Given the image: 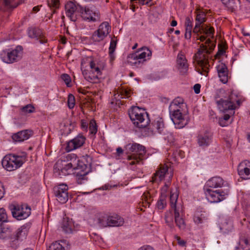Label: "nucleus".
Here are the masks:
<instances>
[{"mask_svg":"<svg viewBox=\"0 0 250 250\" xmlns=\"http://www.w3.org/2000/svg\"><path fill=\"white\" fill-rule=\"evenodd\" d=\"M202 33L203 34L197 35V38L201 42H205V43L201 45L198 52L195 54V58L201 69H199L198 72L205 75L208 71L210 66L209 59L212 58L210 53L216 46V39L214 36V32H200Z\"/></svg>","mask_w":250,"mask_h":250,"instance_id":"1","label":"nucleus"},{"mask_svg":"<svg viewBox=\"0 0 250 250\" xmlns=\"http://www.w3.org/2000/svg\"><path fill=\"white\" fill-rule=\"evenodd\" d=\"M225 90H217L215 97V102L218 109L225 113L221 118L228 122L230 117L235 113V110L238 109L243 100L240 96L232 92L228 96H224Z\"/></svg>","mask_w":250,"mask_h":250,"instance_id":"2","label":"nucleus"},{"mask_svg":"<svg viewBox=\"0 0 250 250\" xmlns=\"http://www.w3.org/2000/svg\"><path fill=\"white\" fill-rule=\"evenodd\" d=\"M168 109L170 117L176 128L180 129L188 124V108L182 98L174 99L171 102Z\"/></svg>","mask_w":250,"mask_h":250,"instance_id":"3","label":"nucleus"},{"mask_svg":"<svg viewBox=\"0 0 250 250\" xmlns=\"http://www.w3.org/2000/svg\"><path fill=\"white\" fill-rule=\"evenodd\" d=\"M78 162L76 154H67L64 160H59L56 162L54 167V173L61 177L69 175L73 169L76 168Z\"/></svg>","mask_w":250,"mask_h":250,"instance_id":"4","label":"nucleus"},{"mask_svg":"<svg viewBox=\"0 0 250 250\" xmlns=\"http://www.w3.org/2000/svg\"><path fill=\"white\" fill-rule=\"evenodd\" d=\"M125 150L128 154H130L127 158L129 166L143 163V157L146 152L144 146L137 143L128 144L125 146Z\"/></svg>","mask_w":250,"mask_h":250,"instance_id":"5","label":"nucleus"},{"mask_svg":"<svg viewBox=\"0 0 250 250\" xmlns=\"http://www.w3.org/2000/svg\"><path fill=\"white\" fill-rule=\"evenodd\" d=\"M151 55L152 52L149 48L142 47L136 52L128 55L127 62L133 67H140L145 62L150 59Z\"/></svg>","mask_w":250,"mask_h":250,"instance_id":"6","label":"nucleus"},{"mask_svg":"<svg viewBox=\"0 0 250 250\" xmlns=\"http://www.w3.org/2000/svg\"><path fill=\"white\" fill-rule=\"evenodd\" d=\"M128 115L134 125L139 128H145L148 125L150 120L145 109L133 106L128 111Z\"/></svg>","mask_w":250,"mask_h":250,"instance_id":"7","label":"nucleus"},{"mask_svg":"<svg viewBox=\"0 0 250 250\" xmlns=\"http://www.w3.org/2000/svg\"><path fill=\"white\" fill-rule=\"evenodd\" d=\"M23 48L18 45L15 48L3 50L0 53V58L2 62L7 64H12L20 61L23 56Z\"/></svg>","mask_w":250,"mask_h":250,"instance_id":"8","label":"nucleus"},{"mask_svg":"<svg viewBox=\"0 0 250 250\" xmlns=\"http://www.w3.org/2000/svg\"><path fill=\"white\" fill-rule=\"evenodd\" d=\"M26 156L9 154L2 159L1 163L3 167L7 171H13L20 167L25 161Z\"/></svg>","mask_w":250,"mask_h":250,"instance_id":"9","label":"nucleus"},{"mask_svg":"<svg viewBox=\"0 0 250 250\" xmlns=\"http://www.w3.org/2000/svg\"><path fill=\"white\" fill-rule=\"evenodd\" d=\"M89 66L90 70L88 72L83 71V74L87 81L95 83L102 75V70L105 68V63L104 62L91 61L89 63Z\"/></svg>","mask_w":250,"mask_h":250,"instance_id":"10","label":"nucleus"},{"mask_svg":"<svg viewBox=\"0 0 250 250\" xmlns=\"http://www.w3.org/2000/svg\"><path fill=\"white\" fill-rule=\"evenodd\" d=\"M9 208L13 217L17 220L25 219L31 214V208L26 204H11Z\"/></svg>","mask_w":250,"mask_h":250,"instance_id":"11","label":"nucleus"},{"mask_svg":"<svg viewBox=\"0 0 250 250\" xmlns=\"http://www.w3.org/2000/svg\"><path fill=\"white\" fill-rule=\"evenodd\" d=\"M207 199L210 203H218L226 199L229 193V188L224 190L218 189L213 190L210 188H203Z\"/></svg>","mask_w":250,"mask_h":250,"instance_id":"12","label":"nucleus"},{"mask_svg":"<svg viewBox=\"0 0 250 250\" xmlns=\"http://www.w3.org/2000/svg\"><path fill=\"white\" fill-rule=\"evenodd\" d=\"M195 13V24L193 31H214L213 27L205 23L206 21V14L204 12L197 9Z\"/></svg>","mask_w":250,"mask_h":250,"instance_id":"13","label":"nucleus"},{"mask_svg":"<svg viewBox=\"0 0 250 250\" xmlns=\"http://www.w3.org/2000/svg\"><path fill=\"white\" fill-rule=\"evenodd\" d=\"M173 177V172L167 165H161L159 169L156 171L152 177L153 182H158L162 181H171Z\"/></svg>","mask_w":250,"mask_h":250,"instance_id":"14","label":"nucleus"},{"mask_svg":"<svg viewBox=\"0 0 250 250\" xmlns=\"http://www.w3.org/2000/svg\"><path fill=\"white\" fill-rule=\"evenodd\" d=\"M53 191L59 202L64 204L68 201V187L66 185L62 184L57 186L54 188Z\"/></svg>","mask_w":250,"mask_h":250,"instance_id":"15","label":"nucleus"},{"mask_svg":"<svg viewBox=\"0 0 250 250\" xmlns=\"http://www.w3.org/2000/svg\"><path fill=\"white\" fill-rule=\"evenodd\" d=\"M149 129L154 135L165 134L166 129L163 118L159 116L156 117L151 123Z\"/></svg>","mask_w":250,"mask_h":250,"instance_id":"16","label":"nucleus"},{"mask_svg":"<svg viewBox=\"0 0 250 250\" xmlns=\"http://www.w3.org/2000/svg\"><path fill=\"white\" fill-rule=\"evenodd\" d=\"M65 13L72 21H75L77 16L81 12V10H83V7L80 5H76L72 1H69L65 5Z\"/></svg>","mask_w":250,"mask_h":250,"instance_id":"17","label":"nucleus"},{"mask_svg":"<svg viewBox=\"0 0 250 250\" xmlns=\"http://www.w3.org/2000/svg\"><path fill=\"white\" fill-rule=\"evenodd\" d=\"M85 141V138L83 135L79 134L74 139L70 140L67 143L66 150L71 151L82 146Z\"/></svg>","mask_w":250,"mask_h":250,"instance_id":"18","label":"nucleus"},{"mask_svg":"<svg viewBox=\"0 0 250 250\" xmlns=\"http://www.w3.org/2000/svg\"><path fill=\"white\" fill-rule=\"evenodd\" d=\"M212 134L208 130L200 131L197 136V143L202 147H205L209 145L211 142Z\"/></svg>","mask_w":250,"mask_h":250,"instance_id":"19","label":"nucleus"},{"mask_svg":"<svg viewBox=\"0 0 250 250\" xmlns=\"http://www.w3.org/2000/svg\"><path fill=\"white\" fill-rule=\"evenodd\" d=\"M239 175L244 179H250V162L244 160L238 167Z\"/></svg>","mask_w":250,"mask_h":250,"instance_id":"20","label":"nucleus"},{"mask_svg":"<svg viewBox=\"0 0 250 250\" xmlns=\"http://www.w3.org/2000/svg\"><path fill=\"white\" fill-rule=\"evenodd\" d=\"M177 65L178 69L181 74L184 75L187 72L188 65L184 54L182 52H179L178 54Z\"/></svg>","mask_w":250,"mask_h":250,"instance_id":"21","label":"nucleus"},{"mask_svg":"<svg viewBox=\"0 0 250 250\" xmlns=\"http://www.w3.org/2000/svg\"><path fill=\"white\" fill-rule=\"evenodd\" d=\"M174 221L176 225L179 229L183 230L186 229V223L183 218L184 213L183 208H178L174 210Z\"/></svg>","mask_w":250,"mask_h":250,"instance_id":"22","label":"nucleus"},{"mask_svg":"<svg viewBox=\"0 0 250 250\" xmlns=\"http://www.w3.org/2000/svg\"><path fill=\"white\" fill-rule=\"evenodd\" d=\"M82 18L88 21H96L99 18L98 13L88 7L83 8L80 12Z\"/></svg>","mask_w":250,"mask_h":250,"instance_id":"23","label":"nucleus"},{"mask_svg":"<svg viewBox=\"0 0 250 250\" xmlns=\"http://www.w3.org/2000/svg\"><path fill=\"white\" fill-rule=\"evenodd\" d=\"M225 185V182L220 177L215 176L209 179L204 188H221Z\"/></svg>","mask_w":250,"mask_h":250,"instance_id":"24","label":"nucleus"},{"mask_svg":"<svg viewBox=\"0 0 250 250\" xmlns=\"http://www.w3.org/2000/svg\"><path fill=\"white\" fill-rule=\"evenodd\" d=\"M22 0H0V10L5 11L17 7Z\"/></svg>","mask_w":250,"mask_h":250,"instance_id":"25","label":"nucleus"},{"mask_svg":"<svg viewBox=\"0 0 250 250\" xmlns=\"http://www.w3.org/2000/svg\"><path fill=\"white\" fill-rule=\"evenodd\" d=\"M0 239H12V229L10 226L5 223H1L0 224Z\"/></svg>","mask_w":250,"mask_h":250,"instance_id":"26","label":"nucleus"},{"mask_svg":"<svg viewBox=\"0 0 250 250\" xmlns=\"http://www.w3.org/2000/svg\"><path fill=\"white\" fill-rule=\"evenodd\" d=\"M216 69L220 81L223 83H227L228 81V70L226 64L223 63H219L216 66Z\"/></svg>","mask_w":250,"mask_h":250,"instance_id":"27","label":"nucleus"},{"mask_svg":"<svg viewBox=\"0 0 250 250\" xmlns=\"http://www.w3.org/2000/svg\"><path fill=\"white\" fill-rule=\"evenodd\" d=\"M33 134L30 130H24L17 132L12 135V139L17 142H21L28 139Z\"/></svg>","mask_w":250,"mask_h":250,"instance_id":"28","label":"nucleus"},{"mask_svg":"<svg viewBox=\"0 0 250 250\" xmlns=\"http://www.w3.org/2000/svg\"><path fill=\"white\" fill-rule=\"evenodd\" d=\"M29 229V225L25 224L21 227L18 230L15 236V239L22 241L25 239L27 235Z\"/></svg>","mask_w":250,"mask_h":250,"instance_id":"29","label":"nucleus"},{"mask_svg":"<svg viewBox=\"0 0 250 250\" xmlns=\"http://www.w3.org/2000/svg\"><path fill=\"white\" fill-rule=\"evenodd\" d=\"M108 226L119 227L122 226L124 223V219L121 216L115 215L108 217Z\"/></svg>","mask_w":250,"mask_h":250,"instance_id":"30","label":"nucleus"},{"mask_svg":"<svg viewBox=\"0 0 250 250\" xmlns=\"http://www.w3.org/2000/svg\"><path fill=\"white\" fill-rule=\"evenodd\" d=\"M178 197V194L176 189L170 190V202L171 207L174 210L178 208H182L181 204H176Z\"/></svg>","mask_w":250,"mask_h":250,"instance_id":"31","label":"nucleus"},{"mask_svg":"<svg viewBox=\"0 0 250 250\" xmlns=\"http://www.w3.org/2000/svg\"><path fill=\"white\" fill-rule=\"evenodd\" d=\"M93 225L100 228L108 226V217L105 216L96 217L94 220Z\"/></svg>","mask_w":250,"mask_h":250,"instance_id":"32","label":"nucleus"},{"mask_svg":"<svg viewBox=\"0 0 250 250\" xmlns=\"http://www.w3.org/2000/svg\"><path fill=\"white\" fill-rule=\"evenodd\" d=\"M235 250H250V241L245 238H241Z\"/></svg>","mask_w":250,"mask_h":250,"instance_id":"33","label":"nucleus"},{"mask_svg":"<svg viewBox=\"0 0 250 250\" xmlns=\"http://www.w3.org/2000/svg\"><path fill=\"white\" fill-rule=\"evenodd\" d=\"M73 223L71 220L68 219H64L62 228V230L66 233H71L73 232V229L72 228Z\"/></svg>","mask_w":250,"mask_h":250,"instance_id":"34","label":"nucleus"},{"mask_svg":"<svg viewBox=\"0 0 250 250\" xmlns=\"http://www.w3.org/2000/svg\"><path fill=\"white\" fill-rule=\"evenodd\" d=\"M130 96V93L126 89L120 88L118 91L117 93L114 94L115 99L119 100L120 99L128 98Z\"/></svg>","mask_w":250,"mask_h":250,"instance_id":"35","label":"nucleus"},{"mask_svg":"<svg viewBox=\"0 0 250 250\" xmlns=\"http://www.w3.org/2000/svg\"><path fill=\"white\" fill-rule=\"evenodd\" d=\"M207 220L206 214L205 213L196 212L194 216L193 220L196 224L205 222Z\"/></svg>","mask_w":250,"mask_h":250,"instance_id":"36","label":"nucleus"},{"mask_svg":"<svg viewBox=\"0 0 250 250\" xmlns=\"http://www.w3.org/2000/svg\"><path fill=\"white\" fill-rule=\"evenodd\" d=\"M87 172L83 171L82 172H78L76 174V178L77 183L79 184H84L87 181Z\"/></svg>","mask_w":250,"mask_h":250,"instance_id":"37","label":"nucleus"},{"mask_svg":"<svg viewBox=\"0 0 250 250\" xmlns=\"http://www.w3.org/2000/svg\"><path fill=\"white\" fill-rule=\"evenodd\" d=\"M89 135L92 138H95L97 132V125L94 120H91L89 124Z\"/></svg>","mask_w":250,"mask_h":250,"instance_id":"38","label":"nucleus"},{"mask_svg":"<svg viewBox=\"0 0 250 250\" xmlns=\"http://www.w3.org/2000/svg\"><path fill=\"white\" fill-rule=\"evenodd\" d=\"M108 33V32H106V34L105 32H93L91 39L93 42H100L104 39Z\"/></svg>","mask_w":250,"mask_h":250,"instance_id":"39","label":"nucleus"},{"mask_svg":"<svg viewBox=\"0 0 250 250\" xmlns=\"http://www.w3.org/2000/svg\"><path fill=\"white\" fill-rule=\"evenodd\" d=\"M47 4L50 9H54L53 13H55L56 10L59 8L60 0H48Z\"/></svg>","mask_w":250,"mask_h":250,"instance_id":"40","label":"nucleus"},{"mask_svg":"<svg viewBox=\"0 0 250 250\" xmlns=\"http://www.w3.org/2000/svg\"><path fill=\"white\" fill-rule=\"evenodd\" d=\"M171 181H167L165 182V185L161 189V196H164L165 197H167V193L168 188L171 184Z\"/></svg>","mask_w":250,"mask_h":250,"instance_id":"41","label":"nucleus"},{"mask_svg":"<svg viewBox=\"0 0 250 250\" xmlns=\"http://www.w3.org/2000/svg\"><path fill=\"white\" fill-rule=\"evenodd\" d=\"M222 3L231 11H233L237 7L234 0H221Z\"/></svg>","mask_w":250,"mask_h":250,"instance_id":"42","label":"nucleus"},{"mask_svg":"<svg viewBox=\"0 0 250 250\" xmlns=\"http://www.w3.org/2000/svg\"><path fill=\"white\" fill-rule=\"evenodd\" d=\"M185 25L186 31H192L193 27V19L192 18L188 17L186 18Z\"/></svg>","mask_w":250,"mask_h":250,"instance_id":"43","label":"nucleus"},{"mask_svg":"<svg viewBox=\"0 0 250 250\" xmlns=\"http://www.w3.org/2000/svg\"><path fill=\"white\" fill-rule=\"evenodd\" d=\"M166 198L164 196H160L156 205L159 209H163L166 207L167 205Z\"/></svg>","mask_w":250,"mask_h":250,"instance_id":"44","label":"nucleus"},{"mask_svg":"<svg viewBox=\"0 0 250 250\" xmlns=\"http://www.w3.org/2000/svg\"><path fill=\"white\" fill-rule=\"evenodd\" d=\"M151 0H130L132 5V8L133 11L135 9V3H138L140 5H148Z\"/></svg>","mask_w":250,"mask_h":250,"instance_id":"45","label":"nucleus"},{"mask_svg":"<svg viewBox=\"0 0 250 250\" xmlns=\"http://www.w3.org/2000/svg\"><path fill=\"white\" fill-rule=\"evenodd\" d=\"M48 250H65V249L60 242H55L49 246Z\"/></svg>","mask_w":250,"mask_h":250,"instance_id":"46","label":"nucleus"},{"mask_svg":"<svg viewBox=\"0 0 250 250\" xmlns=\"http://www.w3.org/2000/svg\"><path fill=\"white\" fill-rule=\"evenodd\" d=\"M111 30V26L107 21H104L102 23L98 29L96 31H109Z\"/></svg>","mask_w":250,"mask_h":250,"instance_id":"47","label":"nucleus"},{"mask_svg":"<svg viewBox=\"0 0 250 250\" xmlns=\"http://www.w3.org/2000/svg\"><path fill=\"white\" fill-rule=\"evenodd\" d=\"M118 40L115 36L112 37L110 41V45L109 47V51L114 52L116 48Z\"/></svg>","mask_w":250,"mask_h":250,"instance_id":"48","label":"nucleus"},{"mask_svg":"<svg viewBox=\"0 0 250 250\" xmlns=\"http://www.w3.org/2000/svg\"><path fill=\"white\" fill-rule=\"evenodd\" d=\"M29 37L34 39L35 41H38L41 39L43 36V32H28Z\"/></svg>","mask_w":250,"mask_h":250,"instance_id":"49","label":"nucleus"},{"mask_svg":"<svg viewBox=\"0 0 250 250\" xmlns=\"http://www.w3.org/2000/svg\"><path fill=\"white\" fill-rule=\"evenodd\" d=\"M218 50L217 53L215 55V59H218L220 56L223 55L225 53V46L222 44L218 45Z\"/></svg>","mask_w":250,"mask_h":250,"instance_id":"50","label":"nucleus"},{"mask_svg":"<svg viewBox=\"0 0 250 250\" xmlns=\"http://www.w3.org/2000/svg\"><path fill=\"white\" fill-rule=\"evenodd\" d=\"M21 110L24 113H31L34 112L35 108L33 105L29 104L23 106L21 108Z\"/></svg>","mask_w":250,"mask_h":250,"instance_id":"51","label":"nucleus"},{"mask_svg":"<svg viewBox=\"0 0 250 250\" xmlns=\"http://www.w3.org/2000/svg\"><path fill=\"white\" fill-rule=\"evenodd\" d=\"M67 104L68 106L70 109H72L75 104V99L74 96L71 94H69L68 96L67 99Z\"/></svg>","mask_w":250,"mask_h":250,"instance_id":"52","label":"nucleus"},{"mask_svg":"<svg viewBox=\"0 0 250 250\" xmlns=\"http://www.w3.org/2000/svg\"><path fill=\"white\" fill-rule=\"evenodd\" d=\"M8 217L5 210L3 208H0V222L5 223L8 222Z\"/></svg>","mask_w":250,"mask_h":250,"instance_id":"53","label":"nucleus"},{"mask_svg":"<svg viewBox=\"0 0 250 250\" xmlns=\"http://www.w3.org/2000/svg\"><path fill=\"white\" fill-rule=\"evenodd\" d=\"M165 222L170 228L173 227V217L170 213H167L165 215Z\"/></svg>","mask_w":250,"mask_h":250,"instance_id":"54","label":"nucleus"},{"mask_svg":"<svg viewBox=\"0 0 250 250\" xmlns=\"http://www.w3.org/2000/svg\"><path fill=\"white\" fill-rule=\"evenodd\" d=\"M62 79L64 82L65 83L68 87L70 86L71 80L70 77L67 74H63L61 75Z\"/></svg>","mask_w":250,"mask_h":250,"instance_id":"55","label":"nucleus"},{"mask_svg":"<svg viewBox=\"0 0 250 250\" xmlns=\"http://www.w3.org/2000/svg\"><path fill=\"white\" fill-rule=\"evenodd\" d=\"M118 185L116 184H112L110 183H107L104 186H103L100 188V189L102 190H110L113 188L117 187Z\"/></svg>","mask_w":250,"mask_h":250,"instance_id":"56","label":"nucleus"},{"mask_svg":"<svg viewBox=\"0 0 250 250\" xmlns=\"http://www.w3.org/2000/svg\"><path fill=\"white\" fill-rule=\"evenodd\" d=\"M201 85L198 83L195 84L193 86L194 92L196 94H199L200 92Z\"/></svg>","mask_w":250,"mask_h":250,"instance_id":"57","label":"nucleus"},{"mask_svg":"<svg viewBox=\"0 0 250 250\" xmlns=\"http://www.w3.org/2000/svg\"><path fill=\"white\" fill-rule=\"evenodd\" d=\"M176 240L178 244L181 246H184L186 242L184 240L181 239L179 237H176Z\"/></svg>","mask_w":250,"mask_h":250,"instance_id":"58","label":"nucleus"},{"mask_svg":"<svg viewBox=\"0 0 250 250\" xmlns=\"http://www.w3.org/2000/svg\"><path fill=\"white\" fill-rule=\"evenodd\" d=\"M109 56L110 57V62L112 63L115 59V55L114 52L109 51Z\"/></svg>","mask_w":250,"mask_h":250,"instance_id":"59","label":"nucleus"},{"mask_svg":"<svg viewBox=\"0 0 250 250\" xmlns=\"http://www.w3.org/2000/svg\"><path fill=\"white\" fill-rule=\"evenodd\" d=\"M219 124L221 126H226L228 125L227 122H226L225 120H223L220 118L219 119Z\"/></svg>","mask_w":250,"mask_h":250,"instance_id":"60","label":"nucleus"},{"mask_svg":"<svg viewBox=\"0 0 250 250\" xmlns=\"http://www.w3.org/2000/svg\"><path fill=\"white\" fill-rule=\"evenodd\" d=\"M41 29L38 27L34 26L30 27L29 28V31H33V32L39 31Z\"/></svg>","mask_w":250,"mask_h":250,"instance_id":"61","label":"nucleus"},{"mask_svg":"<svg viewBox=\"0 0 250 250\" xmlns=\"http://www.w3.org/2000/svg\"><path fill=\"white\" fill-rule=\"evenodd\" d=\"M139 250H154L151 247L146 246L141 247Z\"/></svg>","mask_w":250,"mask_h":250,"instance_id":"62","label":"nucleus"},{"mask_svg":"<svg viewBox=\"0 0 250 250\" xmlns=\"http://www.w3.org/2000/svg\"><path fill=\"white\" fill-rule=\"evenodd\" d=\"M81 126H82V128L83 129V130H86L87 129V125L86 124V123H84L83 122H82V125H81Z\"/></svg>","mask_w":250,"mask_h":250,"instance_id":"63","label":"nucleus"},{"mask_svg":"<svg viewBox=\"0 0 250 250\" xmlns=\"http://www.w3.org/2000/svg\"><path fill=\"white\" fill-rule=\"evenodd\" d=\"M185 36L186 39H189L191 37V32H185Z\"/></svg>","mask_w":250,"mask_h":250,"instance_id":"64","label":"nucleus"}]
</instances>
